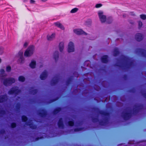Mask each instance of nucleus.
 I'll list each match as a JSON object with an SVG mask.
<instances>
[{
	"label": "nucleus",
	"mask_w": 146,
	"mask_h": 146,
	"mask_svg": "<svg viewBox=\"0 0 146 146\" xmlns=\"http://www.w3.org/2000/svg\"><path fill=\"white\" fill-rule=\"evenodd\" d=\"M0 79L4 85L6 86L11 85L15 82V79L11 77L6 78L4 77H1Z\"/></svg>",
	"instance_id": "obj_1"
},
{
	"label": "nucleus",
	"mask_w": 146,
	"mask_h": 146,
	"mask_svg": "<svg viewBox=\"0 0 146 146\" xmlns=\"http://www.w3.org/2000/svg\"><path fill=\"white\" fill-rule=\"evenodd\" d=\"M123 60L125 61L124 64H122L121 65H117L120 67H121L124 69L127 68H129L132 65V62L131 61L130 59H128L127 58L123 56Z\"/></svg>",
	"instance_id": "obj_2"
},
{
	"label": "nucleus",
	"mask_w": 146,
	"mask_h": 146,
	"mask_svg": "<svg viewBox=\"0 0 146 146\" xmlns=\"http://www.w3.org/2000/svg\"><path fill=\"white\" fill-rule=\"evenodd\" d=\"M35 49V47L33 46H29L25 52V56L26 57L31 56L33 54Z\"/></svg>",
	"instance_id": "obj_3"
},
{
	"label": "nucleus",
	"mask_w": 146,
	"mask_h": 146,
	"mask_svg": "<svg viewBox=\"0 0 146 146\" xmlns=\"http://www.w3.org/2000/svg\"><path fill=\"white\" fill-rule=\"evenodd\" d=\"M98 15L100 22L102 23H104L107 21L106 16L104 14L103 11H100L98 12Z\"/></svg>",
	"instance_id": "obj_4"
},
{
	"label": "nucleus",
	"mask_w": 146,
	"mask_h": 146,
	"mask_svg": "<svg viewBox=\"0 0 146 146\" xmlns=\"http://www.w3.org/2000/svg\"><path fill=\"white\" fill-rule=\"evenodd\" d=\"M21 91L19 89L18 87L14 86L9 91L8 94H15L17 95L21 93Z\"/></svg>",
	"instance_id": "obj_5"
},
{
	"label": "nucleus",
	"mask_w": 146,
	"mask_h": 146,
	"mask_svg": "<svg viewBox=\"0 0 146 146\" xmlns=\"http://www.w3.org/2000/svg\"><path fill=\"white\" fill-rule=\"evenodd\" d=\"M74 32L76 35H87L88 34L84 31L82 29H76L73 30Z\"/></svg>",
	"instance_id": "obj_6"
},
{
	"label": "nucleus",
	"mask_w": 146,
	"mask_h": 146,
	"mask_svg": "<svg viewBox=\"0 0 146 146\" xmlns=\"http://www.w3.org/2000/svg\"><path fill=\"white\" fill-rule=\"evenodd\" d=\"M68 52H72L74 51V43L72 42H70L68 46Z\"/></svg>",
	"instance_id": "obj_7"
},
{
	"label": "nucleus",
	"mask_w": 146,
	"mask_h": 146,
	"mask_svg": "<svg viewBox=\"0 0 146 146\" xmlns=\"http://www.w3.org/2000/svg\"><path fill=\"white\" fill-rule=\"evenodd\" d=\"M131 112L129 111L125 110L122 114V116L125 120L128 119L131 116Z\"/></svg>",
	"instance_id": "obj_8"
},
{
	"label": "nucleus",
	"mask_w": 146,
	"mask_h": 146,
	"mask_svg": "<svg viewBox=\"0 0 146 146\" xmlns=\"http://www.w3.org/2000/svg\"><path fill=\"white\" fill-rule=\"evenodd\" d=\"M56 33H53L51 35L48 34L46 36L47 40L49 41H52L55 38Z\"/></svg>",
	"instance_id": "obj_9"
},
{
	"label": "nucleus",
	"mask_w": 146,
	"mask_h": 146,
	"mask_svg": "<svg viewBox=\"0 0 146 146\" xmlns=\"http://www.w3.org/2000/svg\"><path fill=\"white\" fill-rule=\"evenodd\" d=\"M135 38L137 41H140L143 39V36L141 33H137L136 34L135 36Z\"/></svg>",
	"instance_id": "obj_10"
},
{
	"label": "nucleus",
	"mask_w": 146,
	"mask_h": 146,
	"mask_svg": "<svg viewBox=\"0 0 146 146\" xmlns=\"http://www.w3.org/2000/svg\"><path fill=\"white\" fill-rule=\"evenodd\" d=\"M48 74V73L47 71L45 70L41 73L40 78L42 80H44L47 78Z\"/></svg>",
	"instance_id": "obj_11"
},
{
	"label": "nucleus",
	"mask_w": 146,
	"mask_h": 146,
	"mask_svg": "<svg viewBox=\"0 0 146 146\" xmlns=\"http://www.w3.org/2000/svg\"><path fill=\"white\" fill-rule=\"evenodd\" d=\"M59 79V77L58 76H56L54 77L51 82V85L53 86L56 84L58 82Z\"/></svg>",
	"instance_id": "obj_12"
},
{
	"label": "nucleus",
	"mask_w": 146,
	"mask_h": 146,
	"mask_svg": "<svg viewBox=\"0 0 146 146\" xmlns=\"http://www.w3.org/2000/svg\"><path fill=\"white\" fill-rule=\"evenodd\" d=\"M20 55V58L18 60V62L20 64H23L25 62V59L24 57L22 56L23 52H20L19 53Z\"/></svg>",
	"instance_id": "obj_13"
},
{
	"label": "nucleus",
	"mask_w": 146,
	"mask_h": 146,
	"mask_svg": "<svg viewBox=\"0 0 146 146\" xmlns=\"http://www.w3.org/2000/svg\"><path fill=\"white\" fill-rule=\"evenodd\" d=\"M59 57V53L58 51H56L53 54V57L55 62H57Z\"/></svg>",
	"instance_id": "obj_14"
},
{
	"label": "nucleus",
	"mask_w": 146,
	"mask_h": 146,
	"mask_svg": "<svg viewBox=\"0 0 146 146\" xmlns=\"http://www.w3.org/2000/svg\"><path fill=\"white\" fill-rule=\"evenodd\" d=\"M36 61L34 60H32L29 64V66L32 69H34L36 68Z\"/></svg>",
	"instance_id": "obj_15"
},
{
	"label": "nucleus",
	"mask_w": 146,
	"mask_h": 146,
	"mask_svg": "<svg viewBox=\"0 0 146 146\" xmlns=\"http://www.w3.org/2000/svg\"><path fill=\"white\" fill-rule=\"evenodd\" d=\"M64 48V43L63 42L60 43L59 45V48L60 52H62Z\"/></svg>",
	"instance_id": "obj_16"
},
{
	"label": "nucleus",
	"mask_w": 146,
	"mask_h": 146,
	"mask_svg": "<svg viewBox=\"0 0 146 146\" xmlns=\"http://www.w3.org/2000/svg\"><path fill=\"white\" fill-rule=\"evenodd\" d=\"M54 24L55 26L60 28L62 30H64V28L63 26L59 22L55 23H54Z\"/></svg>",
	"instance_id": "obj_17"
},
{
	"label": "nucleus",
	"mask_w": 146,
	"mask_h": 146,
	"mask_svg": "<svg viewBox=\"0 0 146 146\" xmlns=\"http://www.w3.org/2000/svg\"><path fill=\"white\" fill-rule=\"evenodd\" d=\"M7 100V96L6 95L1 96H0V102H3Z\"/></svg>",
	"instance_id": "obj_18"
},
{
	"label": "nucleus",
	"mask_w": 146,
	"mask_h": 146,
	"mask_svg": "<svg viewBox=\"0 0 146 146\" xmlns=\"http://www.w3.org/2000/svg\"><path fill=\"white\" fill-rule=\"evenodd\" d=\"M27 125H30V128L32 129H34L36 128V126L33 124L31 121L30 122H29V121H28Z\"/></svg>",
	"instance_id": "obj_19"
},
{
	"label": "nucleus",
	"mask_w": 146,
	"mask_h": 146,
	"mask_svg": "<svg viewBox=\"0 0 146 146\" xmlns=\"http://www.w3.org/2000/svg\"><path fill=\"white\" fill-rule=\"evenodd\" d=\"M58 125L60 128H63L64 127V125L63 123L62 118L60 119L58 123Z\"/></svg>",
	"instance_id": "obj_20"
},
{
	"label": "nucleus",
	"mask_w": 146,
	"mask_h": 146,
	"mask_svg": "<svg viewBox=\"0 0 146 146\" xmlns=\"http://www.w3.org/2000/svg\"><path fill=\"white\" fill-rule=\"evenodd\" d=\"M108 57L107 56H104L102 58V62L104 63H107L108 61Z\"/></svg>",
	"instance_id": "obj_21"
},
{
	"label": "nucleus",
	"mask_w": 146,
	"mask_h": 146,
	"mask_svg": "<svg viewBox=\"0 0 146 146\" xmlns=\"http://www.w3.org/2000/svg\"><path fill=\"white\" fill-rule=\"evenodd\" d=\"M39 114L40 116L43 117L46 114V112L45 110H42L39 113Z\"/></svg>",
	"instance_id": "obj_22"
},
{
	"label": "nucleus",
	"mask_w": 146,
	"mask_h": 146,
	"mask_svg": "<svg viewBox=\"0 0 146 146\" xmlns=\"http://www.w3.org/2000/svg\"><path fill=\"white\" fill-rule=\"evenodd\" d=\"M18 80L19 81L24 82L25 80V78L23 76H20L19 77Z\"/></svg>",
	"instance_id": "obj_23"
},
{
	"label": "nucleus",
	"mask_w": 146,
	"mask_h": 146,
	"mask_svg": "<svg viewBox=\"0 0 146 146\" xmlns=\"http://www.w3.org/2000/svg\"><path fill=\"white\" fill-rule=\"evenodd\" d=\"M113 19L111 17H109L107 19V21L106 22L108 23H111L113 21Z\"/></svg>",
	"instance_id": "obj_24"
},
{
	"label": "nucleus",
	"mask_w": 146,
	"mask_h": 146,
	"mask_svg": "<svg viewBox=\"0 0 146 146\" xmlns=\"http://www.w3.org/2000/svg\"><path fill=\"white\" fill-rule=\"evenodd\" d=\"M37 92V90L33 88H32L30 90V93L31 94H34Z\"/></svg>",
	"instance_id": "obj_25"
},
{
	"label": "nucleus",
	"mask_w": 146,
	"mask_h": 146,
	"mask_svg": "<svg viewBox=\"0 0 146 146\" xmlns=\"http://www.w3.org/2000/svg\"><path fill=\"white\" fill-rule=\"evenodd\" d=\"M138 28L139 29H140L143 25L142 22L141 21H138Z\"/></svg>",
	"instance_id": "obj_26"
},
{
	"label": "nucleus",
	"mask_w": 146,
	"mask_h": 146,
	"mask_svg": "<svg viewBox=\"0 0 146 146\" xmlns=\"http://www.w3.org/2000/svg\"><path fill=\"white\" fill-rule=\"evenodd\" d=\"M119 54V51L118 49H115L114 50L113 54L115 56H116Z\"/></svg>",
	"instance_id": "obj_27"
},
{
	"label": "nucleus",
	"mask_w": 146,
	"mask_h": 146,
	"mask_svg": "<svg viewBox=\"0 0 146 146\" xmlns=\"http://www.w3.org/2000/svg\"><path fill=\"white\" fill-rule=\"evenodd\" d=\"M5 70L4 69H2L0 70L1 73L0 74V79H1V77H4V76L3 75V74L5 73Z\"/></svg>",
	"instance_id": "obj_28"
},
{
	"label": "nucleus",
	"mask_w": 146,
	"mask_h": 146,
	"mask_svg": "<svg viewBox=\"0 0 146 146\" xmlns=\"http://www.w3.org/2000/svg\"><path fill=\"white\" fill-rule=\"evenodd\" d=\"M139 107L138 106H135V108L133 109V113H135L138 111Z\"/></svg>",
	"instance_id": "obj_29"
},
{
	"label": "nucleus",
	"mask_w": 146,
	"mask_h": 146,
	"mask_svg": "<svg viewBox=\"0 0 146 146\" xmlns=\"http://www.w3.org/2000/svg\"><path fill=\"white\" fill-rule=\"evenodd\" d=\"M4 48L2 46H0V54H2L4 52Z\"/></svg>",
	"instance_id": "obj_30"
},
{
	"label": "nucleus",
	"mask_w": 146,
	"mask_h": 146,
	"mask_svg": "<svg viewBox=\"0 0 146 146\" xmlns=\"http://www.w3.org/2000/svg\"><path fill=\"white\" fill-rule=\"evenodd\" d=\"M61 110V109L60 108H58L55 110L53 112L54 114H56L58 113Z\"/></svg>",
	"instance_id": "obj_31"
},
{
	"label": "nucleus",
	"mask_w": 146,
	"mask_h": 146,
	"mask_svg": "<svg viewBox=\"0 0 146 146\" xmlns=\"http://www.w3.org/2000/svg\"><path fill=\"white\" fill-rule=\"evenodd\" d=\"M11 68L10 66H8L6 67V70L7 72H10L11 71Z\"/></svg>",
	"instance_id": "obj_32"
},
{
	"label": "nucleus",
	"mask_w": 146,
	"mask_h": 146,
	"mask_svg": "<svg viewBox=\"0 0 146 146\" xmlns=\"http://www.w3.org/2000/svg\"><path fill=\"white\" fill-rule=\"evenodd\" d=\"M140 17L142 19L145 20L146 19V15L144 14L141 15Z\"/></svg>",
	"instance_id": "obj_33"
},
{
	"label": "nucleus",
	"mask_w": 146,
	"mask_h": 146,
	"mask_svg": "<svg viewBox=\"0 0 146 146\" xmlns=\"http://www.w3.org/2000/svg\"><path fill=\"white\" fill-rule=\"evenodd\" d=\"M78 10V9L77 8H74L70 12L71 13H74L76 12Z\"/></svg>",
	"instance_id": "obj_34"
},
{
	"label": "nucleus",
	"mask_w": 146,
	"mask_h": 146,
	"mask_svg": "<svg viewBox=\"0 0 146 146\" xmlns=\"http://www.w3.org/2000/svg\"><path fill=\"white\" fill-rule=\"evenodd\" d=\"M141 52L143 55L146 57V51L144 50H141Z\"/></svg>",
	"instance_id": "obj_35"
},
{
	"label": "nucleus",
	"mask_w": 146,
	"mask_h": 146,
	"mask_svg": "<svg viewBox=\"0 0 146 146\" xmlns=\"http://www.w3.org/2000/svg\"><path fill=\"white\" fill-rule=\"evenodd\" d=\"M102 6V5L101 4H97L95 5V7L96 8H99L101 7Z\"/></svg>",
	"instance_id": "obj_36"
},
{
	"label": "nucleus",
	"mask_w": 146,
	"mask_h": 146,
	"mask_svg": "<svg viewBox=\"0 0 146 146\" xmlns=\"http://www.w3.org/2000/svg\"><path fill=\"white\" fill-rule=\"evenodd\" d=\"M27 117L25 116H23L22 117V120L23 121H25L27 120Z\"/></svg>",
	"instance_id": "obj_37"
},
{
	"label": "nucleus",
	"mask_w": 146,
	"mask_h": 146,
	"mask_svg": "<svg viewBox=\"0 0 146 146\" xmlns=\"http://www.w3.org/2000/svg\"><path fill=\"white\" fill-rule=\"evenodd\" d=\"M68 124L69 125L71 126H72L74 125V122L72 121H70L68 122Z\"/></svg>",
	"instance_id": "obj_38"
},
{
	"label": "nucleus",
	"mask_w": 146,
	"mask_h": 146,
	"mask_svg": "<svg viewBox=\"0 0 146 146\" xmlns=\"http://www.w3.org/2000/svg\"><path fill=\"white\" fill-rule=\"evenodd\" d=\"M101 113L102 114L104 115H107L108 114V113H107L106 112L103 111H101Z\"/></svg>",
	"instance_id": "obj_39"
},
{
	"label": "nucleus",
	"mask_w": 146,
	"mask_h": 146,
	"mask_svg": "<svg viewBox=\"0 0 146 146\" xmlns=\"http://www.w3.org/2000/svg\"><path fill=\"white\" fill-rule=\"evenodd\" d=\"M86 23L87 25H90L92 23V21L90 20H88L86 21Z\"/></svg>",
	"instance_id": "obj_40"
},
{
	"label": "nucleus",
	"mask_w": 146,
	"mask_h": 146,
	"mask_svg": "<svg viewBox=\"0 0 146 146\" xmlns=\"http://www.w3.org/2000/svg\"><path fill=\"white\" fill-rule=\"evenodd\" d=\"M11 126L12 128H14L16 127V124L15 123H13L11 124Z\"/></svg>",
	"instance_id": "obj_41"
},
{
	"label": "nucleus",
	"mask_w": 146,
	"mask_h": 146,
	"mask_svg": "<svg viewBox=\"0 0 146 146\" xmlns=\"http://www.w3.org/2000/svg\"><path fill=\"white\" fill-rule=\"evenodd\" d=\"M28 45V43L27 42H26L24 43V45H23V46H24V47H27Z\"/></svg>",
	"instance_id": "obj_42"
},
{
	"label": "nucleus",
	"mask_w": 146,
	"mask_h": 146,
	"mask_svg": "<svg viewBox=\"0 0 146 146\" xmlns=\"http://www.w3.org/2000/svg\"><path fill=\"white\" fill-rule=\"evenodd\" d=\"M93 121L94 122H96L98 121V119L96 118V119H93Z\"/></svg>",
	"instance_id": "obj_43"
},
{
	"label": "nucleus",
	"mask_w": 146,
	"mask_h": 146,
	"mask_svg": "<svg viewBox=\"0 0 146 146\" xmlns=\"http://www.w3.org/2000/svg\"><path fill=\"white\" fill-rule=\"evenodd\" d=\"M30 2L31 3H35V1L34 0H31Z\"/></svg>",
	"instance_id": "obj_44"
},
{
	"label": "nucleus",
	"mask_w": 146,
	"mask_h": 146,
	"mask_svg": "<svg viewBox=\"0 0 146 146\" xmlns=\"http://www.w3.org/2000/svg\"><path fill=\"white\" fill-rule=\"evenodd\" d=\"M4 132H5V131H4V130H2L1 131V133H3Z\"/></svg>",
	"instance_id": "obj_45"
},
{
	"label": "nucleus",
	"mask_w": 146,
	"mask_h": 146,
	"mask_svg": "<svg viewBox=\"0 0 146 146\" xmlns=\"http://www.w3.org/2000/svg\"><path fill=\"white\" fill-rule=\"evenodd\" d=\"M47 0H42V1H44V2H45V1H47Z\"/></svg>",
	"instance_id": "obj_46"
},
{
	"label": "nucleus",
	"mask_w": 146,
	"mask_h": 146,
	"mask_svg": "<svg viewBox=\"0 0 146 146\" xmlns=\"http://www.w3.org/2000/svg\"><path fill=\"white\" fill-rule=\"evenodd\" d=\"M1 58H0V63H1Z\"/></svg>",
	"instance_id": "obj_47"
},
{
	"label": "nucleus",
	"mask_w": 146,
	"mask_h": 146,
	"mask_svg": "<svg viewBox=\"0 0 146 146\" xmlns=\"http://www.w3.org/2000/svg\"><path fill=\"white\" fill-rule=\"evenodd\" d=\"M19 107H20L19 105V106H18V107H17V108H19Z\"/></svg>",
	"instance_id": "obj_48"
},
{
	"label": "nucleus",
	"mask_w": 146,
	"mask_h": 146,
	"mask_svg": "<svg viewBox=\"0 0 146 146\" xmlns=\"http://www.w3.org/2000/svg\"><path fill=\"white\" fill-rule=\"evenodd\" d=\"M58 99V98L57 99H56L55 100H54V101H55V100H57Z\"/></svg>",
	"instance_id": "obj_49"
},
{
	"label": "nucleus",
	"mask_w": 146,
	"mask_h": 146,
	"mask_svg": "<svg viewBox=\"0 0 146 146\" xmlns=\"http://www.w3.org/2000/svg\"><path fill=\"white\" fill-rule=\"evenodd\" d=\"M145 97L146 98V95L145 96Z\"/></svg>",
	"instance_id": "obj_50"
},
{
	"label": "nucleus",
	"mask_w": 146,
	"mask_h": 146,
	"mask_svg": "<svg viewBox=\"0 0 146 146\" xmlns=\"http://www.w3.org/2000/svg\"><path fill=\"white\" fill-rule=\"evenodd\" d=\"M75 131H77V130H76V129L75 130Z\"/></svg>",
	"instance_id": "obj_51"
},
{
	"label": "nucleus",
	"mask_w": 146,
	"mask_h": 146,
	"mask_svg": "<svg viewBox=\"0 0 146 146\" xmlns=\"http://www.w3.org/2000/svg\"><path fill=\"white\" fill-rule=\"evenodd\" d=\"M76 76V77H78V76H77V75Z\"/></svg>",
	"instance_id": "obj_52"
}]
</instances>
